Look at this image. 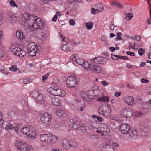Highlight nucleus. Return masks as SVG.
<instances>
[{"mask_svg": "<svg viewBox=\"0 0 151 151\" xmlns=\"http://www.w3.org/2000/svg\"><path fill=\"white\" fill-rule=\"evenodd\" d=\"M70 148H75L77 147V143L73 142H70Z\"/></svg>", "mask_w": 151, "mask_h": 151, "instance_id": "40", "label": "nucleus"}, {"mask_svg": "<svg viewBox=\"0 0 151 151\" xmlns=\"http://www.w3.org/2000/svg\"><path fill=\"white\" fill-rule=\"evenodd\" d=\"M77 55L76 54H74L71 56V57L70 58V60H72V61H76V58L77 57Z\"/></svg>", "mask_w": 151, "mask_h": 151, "instance_id": "51", "label": "nucleus"}, {"mask_svg": "<svg viewBox=\"0 0 151 151\" xmlns=\"http://www.w3.org/2000/svg\"><path fill=\"white\" fill-rule=\"evenodd\" d=\"M10 5L11 7L18 8V6L15 2L13 0H11L9 1Z\"/></svg>", "mask_w": 151, "mask_h": 151, "instance_id": "38", "label": "nucleus"}, {"mask_svg": "<svg viewBox=\"0 0 151 151\" xmlns=\"http://www.w3.org/2000/svg\"><path fill=\"white\" fill-rule=\"evenodd\" d=\"M51 102L54 105L59 106L61 103V101L58 98L53 97L51 99Z\"/></svg>", "mask_w": 151, "mask_h": 151, "instance_id": "20", "label": "nucleus"}, {"mask_svg": "<svg viewBox=\"0 0 151 151\" xmlns=\"http://www.w3.org/2000/svg\"><path fill=\"white\" fill-rule=\"evenodd\" d=\"M49 74L48 73L46 74L45 75L42 77V81H45L46 79H47V78L48 77Z\"/></svg>", "mask_w": 151, "mask_h": 151, "instance_id": "58", "label": "nucleus"}, {"mask_svg": "<svg viewBox=\"0 0 151 151\" xmlns=\"http://www.w3.org/2000/svg\"><path fill=\"white\" fill-rule=\"evenodd\" d=\"M50 134H40V140L42 142L49 144Z\"/></svg>", "mask_w": 151, "mask_h": 151, "instance_id": "13", "label": "nucleus"}, {"mask_svg": "<svg viewBox=\"0 0 151 151\" xmlns=\"http://www.w3.org/2000/svg\"><path fill=\"white\" fill-rule=\"evenodd\" d=\"M37 49V47L35 44L31 42L27 46V53L31 56H34L36 55Z\"/></svg>", "mask_w": 151, "mask_h": 151, "instance_id": "7", "label": "nucleus"}, {"mask_svg": "<svg viewBox=\"0 0 151 151\" xmlns=\"http://www.w3.org/2000/svg\"><path fill=\"white\" fill-rule=\"evenodd\" d=\"M97 58H98L97 57H96L95 58L92 59L91 60V63H94V64H98L99 63L97 60ZM93 64H94L93 63Z\"/></svg>", "mask_w": 151, "mask_h": 151, "instance_id": "46", "label": "nucleus"}, {"mask_svg": "<svg viewBox=\"0 0 151 151\" xmlns=\"http://www.w3.org/2000/svg\"><path fill=\"white\" fill-rule=\"evenodd\" d=\"M7 17L9 18L13 19L14 17L16 18V17L13 14V13L12 12H9L7 14Z\"/></svg>", "mask_w": 151, "mask_h": 151, "instance_id": "49", "label": "nucleus"}, {"mask_svg": "<svg viewBox=\"0 0 151 151\" xmlns=\"http://www.w3.org/2000/svg\"><path fill=\"white\" fill-rule=\"evenodd\" d=\"M8 115L12 119H17L16 114L14 111H12L9 112Z\"/></svg>", "mask_w": 151, "mask_h": 151, "instance_id": "28", "label": "nucleus"}, {"mask_svg": "<svg viewBox=\"0 0 151 151\" xmlns=\"http://www.w3.org/2000/svg\"><path fill=\"white\" fill-rule=\"evenodd\" d=\"M124 101L129 106L133 105L134 103V99L131 96H128L124 97Z\"/></svg>", "mask_w": 151, "mask_h": 151, "instance_id": "17", "label": "nucleus"}, {"mask_svg": "<svg viewBox=\"0 0 151 151\" xmlns=\"http://www.w3.org/2000/svg\"><path fill=\"white\" fill-rule=\"evenodd\" d=\"M49 144H53L56 142L58 139V137L55 135L50 134Z\"/></svg>", "mask_w": 151, "mask_h": 151, "instance_id": "18", "label": "nucleus"}, {"mask_svg": "<svg viewBox=\"0 0 151 151\" xmlns=\"http://www.w3.org/2000/svg\"><path fill=\"white\" fill-rule=\"evenodd\" d=\"M47 37L46 33L45 32L41 33L38 37V44L39 45H42L45 43V39Z\"/></svg>", "mask_w": 151, "mask_h": 151, "instance_id": "14", "label": "nucleus"}, {"mask_svg": "<svg viewBox=\"0 0 151 151\" xmlns=\"http://www.w3.org/2000/svg\"><path fill=\"white\" fill-rule=\"evenodd\" d=\"M38 93V92L37 91H32L31 94L30 96L35 99H36L37 96V94Z\"/></svg>", "mask_w": 151, "mask_h": 151, "instance_id": "37", "label": "nucleus"}, {"mask_svg": "<svg viewBox=\"0 0 151 151\" xmlns=\"http://www.w3.org/2000/svg\"><path fill=\"white\" fill-rule=\"evenodd\" d=\"M31 128L29 127L23 128L21 129L22 133L27 136H29V134Z\"/></svg>", "mask_w": 151, "mask_h": 151, "instance_id": "23", "label": "nucleus"}, {"mask_svg": "<svg viewBox=\"0 0 151 151\" xmlns=\"http://www.w3.org/2000/svg\"><path fill=\"white\" fill-rule=\"evenodd\" d=\"M66 82L67 86L69 88H72L76 86L77 79L74 75H72L67 78Z\"/></svg>", "mask_w": 151, "mask_h": 151, "instance_id": "6", "label": "nucleus"}, {"mask_svg": "<svg viewBox=\"0 0 151 151\" xmlns=\"http://www.w3.org/2000/svg\"><path fill=\"white\" fill-rule=\"evenodd\" d=\"M17 38L19 39L21 41L24 40L25 35H23V32L21 31H17L16 33Z\"/></svg>", "mask_w": 151, "mask_h": 151, "instance_id": "19", "label": "nucleus"}, {"mask_svg": "<svg viewBox=\"0 0 151 151\" xmlns=\"http://www.w3.org/2000/svg\"><path fill=\"white\" fill-rule=\"evenodd\" d=\"M121 33L119 32H117L116 34L117 39H118L119 40H121L122 39V37H121Z\"/></svg>", "mask_w": 151, "mask_h": 151, "instance_id": "54", "label": "nucleus"}, {"mask_svg": "<svg viewBox=\"0 0 151 151\" xmlns=\"http://www.w3.org/2000/svg\"><path fill=\"white\" fill-rule=\"evenodd\" d=\"M70 142L66 139H64L62 142V146L65 149H70Z\"/></svg>", "mask_w": 151, "mask_h": 151, "instance_id": "24", "label": "nucleus"}, {"mask_svg": "<svg viewBox=\"0 0 151 151\" xmlns=\"http://www.w3.org/2000/svg\"><path fill=\"white\" fill-rule=\"evenodd\" d=\"M57 16L56 15H55L52 19V21L54 22H56L57 19Z\"/></svg>", "mask_w": 151, "mask_h": 151, "instance_id": "62", "label": "nucleus"}, {"mask_svg": "<svg viewBox=\"0 0 151 151\" xmlns=\"http://www.w3.org/2000/svg\"><path fill=\"white\" fill-rule=\"evenodd\" d=\"M37 16H35L36 17L35 19L34 20L32 19L31 23H30V21L31 20L30 17L34 18V15L30 16V14L27 12H24L22 15L21 19H22V23L24 25H27L29 27H31V29L32 31H34L38 29V22L37 21L38 18H37Z\"/></svg>", "mask_w": 151, "mask_h": 151, "instance_id": "1", "label": "nucleus"}, {"mask_svg": "<svg viewBox=\"0 0 151 151\" xmlns=\"http://www.w3.org/2000/svg\"><path fill=\"white\" fill-rule=\"evenodd\" d=\"M58 35L59 37L62 38V40L65 42H67L68 41V40L67 37H63V34L60 32H59L58 33Z\"/></svg>", "mask_w": 151, "mask_h": 151, "instance_id": "35", "label": "nucleus"}, {"mask_svg": "<svg viewBox=\"0 0 151 151\" xmlns=\"http://www.w3.org/2000/svg\"><path fill=\"white\" fill-rule=\"evenodd\" d=\"M81 122L75 121L73 119H70V120L69 125L72 126L73 129H78L79 127L81 125Z\"/></svg>", "mask_w": 151, "mask_h": 151, "instance_id": "11", "label": "nucleus"}, {"mask_svg": "<svg viewBox=\"0 0 151 151\" xmlns=\"http://www.w3.org/2000/svg\"><path fill=\"white\" fill-rule=\"evenodd\" d=\"M84 59L82 58H79L76 60V62L78 65H82L84 62Z\"/></svg>", "mask_w": 151, "mask_h": 151, "instance_id": "36", "label": "nucleus"}, {"mask_svg": "<svg viewBox=\"0 0 151 151\" xmlns=\"http://www.w3.org/2000/svg\"><path fill=\"white\" fill-rule=\"evenodd\" d=\"M93 24L91 22H89L88 23H86V26L87 28L88 29H91L92 28Z\"/></svg>", "mask_w": 151, "mask_h": 151, "instance_id": "41", "label": "nucleus"}, {"mask_svg": "<svg viewBox=\"0 0 151 151\" xmlns=\"http://www.w3.org/2000/svg\"><path fill=\"white\" fill-rule=\"evenodd\" d=\"M94 90H90L86 91H81L80 95L84 100L89 101L93 99V96L94 95Z\"/></svg>", "mask_w": 151, "mask_h": 151, "instance_id": "5", "label": "nucleus"}, {"mask_svg": "<svg viewBox=\"0 0 151 151\" xmlns=\"http://www.w3.org/2000/svg\"><path fill=\"white\" fill-rule=\"evenodd\" d=\"M12 53L21 58L23 57L26 54V52L23 50L19 47L12 49Z\"/></svg>", "mask_w": 151, "mask_h": 151, "instance_id": "10", "label": "nucleus"}, {"mask_svg": "<svg viewBox=\"0 0 151 151\" xmlns=\"http://www.w3.org/2000/svg\"><path fill=\"white\" fill-rule=\"evenodd\" d=\"M19 69L16 67V66L13 65L12 66V67L10 68L9 70L10 71H15Z\"/></svg>", "mask_w": 151, "mask_h": 151, "instance_id": "48", "label": "nucleus"}, {"mask_svg": "<svg viewBox=\"0 0 151 151\" xmlns=\"http://www.w3.org/2000/svg\"><path fill=\"white\" fill-rule=\"evenodd\" d=\"M47 91L51 94L55 96L63 97L65 95V91L57 86L49 88L47 89Z\"/></svg>", "mask_w": 151, "mask_h": 151, "instance_id": "3", "label": "nucleus"}, {"mask_svg": "<svg viewBox=\"0 0 151 151\" xmlns=\"http://www.w3.org/2000/svg\"><path fill=\"white\" fill-rule=\"evenodd\" d=\"M145 52V50L143 48H139L138 50V53L139 55L141 56Z\"/></svg>", "mask_w": 151, "mask_h": 151, "instance_id": "44", "label": "nucleus"}, {"mask_svg": "<svg viewBox=\"0 0 151 151\" xmlns=\"http://www.w3.org/2000/svg\"><path fill=\"white\" fill-rule=\"evenodd\" d=\"M91 65V64L90 65L88 62L85 61L84 60V62L81 66L86 69H89V70H90V66Z\"/></svg>", "mask_w": 151, "mask_h": 151, "instance_id": "29", "label": "nucleus"}, {"mask_svg": "<svg viewBox=\"0 0 151 151\" xmlns=\"http://www.w3.org/2000/svg\"><path fill=\"white\" fill-rule=\"evenodd\" d=\"M22 124H18L16 127H14V128L15 131H18L19 128L21 127Z\"/></svg>", "mask_w": 151, "mask_h": 151, "instance_id": "52", "label": "nucleus"}, {"mask_svg": "<svg viewBox=\"0 0 151 151\" xmlns=\"http://www.w3.org/2000/svg\"><path fill=\"white\" fill-rule=\"evenodd\" d=\"M116 7L119 8H122L123 7V5L119 2H113L110 4Z\"/></svg>", "mask_w": 151, "mask_h": 151, "instance_id": "30", "label": "nucleus"}, {"mask_svg": "<svg viewBox=\"0 0 151 151\" xmlns=\"http://www.w3.org/2000/svg\"><path fill=\"white\" fill-rule=\"evenodd\" d=\"M46 103V99L45 96L42 93L38 94V106L45 105Z\"/></svg>", "mask_w": 151, "mask_h": 151, "instance_id": "12", "label": "nucleus"}, {"mask_svg": "<svg viewBox=\"0 0 151 151\" xmlns=\"http://www.w3.org/2000/svg\"><path fill=\"white\" fill-rule=\"evenodd\" d=\"M126 54L127 55H129L131 56H134L135 55L134 52L129 51H127L126 52Z\"/></svg>", "mask_w": 151, "mask_h": 151, "instance_id": "56", "label": "nucleus"}, {"mask_svg": "<svg viewBox=\"0 0 151 151\" xmlns=\"http://www.w3.org/2000/svg\"><path fill=\"white\" fill-rule=\"evenodd\" d=\"M126 17H125V19H127V18H128L129 20L131 19L133 17V15L132 13H127L125 14Z\"/></svg>", "mask_w": 151, "mask_h": 151, "instance_id": "39", "label": "nucleus"}, {"mask_svg": "<svg viewBox=\"0 0 151 151\" xmlns=\"http://www.w3.org/2000/svg\"><path fill=\"white\" fill-rule=\"evenodd\" d=\"M111 112L110 106L108 105L104 107L100 106L98 110V112L99 114L103 117H106L109 116Z\"/></svg>", "mask_w": 151, "mask_h": 151, "instance_id": "4", "label": "nucleus"}, {"mask_svg": "<svg viewBox=\"0 0 151 151\" xmlns=\"http://www.w3.org/2000/svg\"><path fill=\"white\" fill-rule=\"evenodd\" d=\"M32 80L30 78H28L24 79V80L23 83L25 84H27L31 82Z\"/></svg>", "mask_w": 151, "mask_h": 151, "instance_id": "50", "label": "nucleus"}, {"mask_svg": "<svg viewBox=\"0 0 151 151\" xmlns=\"http://www.w3.org/2000/svg\"><path fill=\"white\" fill-rule=\"evenodd\" d=\"M81 126L80 127H79L78 130L79 131H80L82 133H84L86 132V130L85 126L83 125L82 122L81 123Z\"/></svg>", "mask_w": 151, "mask_h": 151, "instance_id": "33", "label": "nucleus"}, {"mask_svg": "<svg viewBox=\"0 0 151 151\" xmlns=\"http://www.w3.org/2000/svg\"><path fill=\"white\" fill-rule=\"evenodd\" d=\"M56 114L60 118L63 117L64 114V112L61 109L57 110L56 112Z\"/></svg>", "mask_w": 151, "mask_h": 151, "instance_id": "32", "label": "nucleus"}, {"mask_svg": "<svg viewBox=\"0 0 151 151\" xmlns=\"http://www.w3.org/2000/svg\"><path fill=\"white\" fill-rule=\"evenodd\" d=\"M110 29L111 30H114L115 27L112 24H110Z\"/></svg>", "mask_w": 151, "mask_h": 151, "instance_id": "64", "label": "nucleus"}, {"mask_svg": "<svg viewBox=\"0 0 151 151\" xmlns=\"http://www.w3.org/2000/svg\"><path fill=\"white\" fill-rule=\"evenodd\" d=\"M92 117L93 118L96 119L99 122H101L103 120V118L102 117L98 116L95 115H92Z\"/></svg>", "mask_w": 151, "mask_h": 151, "instance_id": "47", "label": "nucleus"}, {"mask_svg": "<svg viewBox=\"0 0 151 151\" xmlns=\"http://www.w3.org/2000/svg\"><path fill=\"white\" fill-rule=\"evenodd\" d=\"M91 140L93 142L98 141L99 139V137L97 135H91L90 137Z\"/></svg>", "mask_w": 151, "mask_h": 151, "instance_id": "34", "label": "nucleus"}, {"mask_svg": "<svg viewBox=\"0 0 151 151\" xmlns=\"http://www.w3.org/2000/svg\"><path fill=\"white\" fill-rule=\"evenodd\" d=\"M91 13L93 14H98L99 12V10L96 9L94 8H92L91 9Z\"/></svg>", "mask_w": 151, "mask_h": 151, "instance_id": "43", "label": "nucleus"}, {"mask_svg": "<svg viewBox=\"0 0 151 151\" xmlns=\"http://www.w3.org/2000/svg\"><path fill=\"white\" fill-rule=\"evenodd\" d=\"M45 27V23L43 20L38 17V29H44Z\"/></svg>", "mask_w": 151, "mask_h": 151, "instance_id": "21", "label": "nucleus"}, {"mask_svg": "<svg viewBox=\"0 0 151 151\" xmlns=\"http://www.w3.org/2000/svg\"><path fill=\"white\" fill-rule=\"evenodd\" d=\"M132 39L137 41H139L140 40L141 37L139 36L136 35Z\"/></svg>", "mask_w": 151, "mask_h": 151, "instance_id": "55", "label": "nucleus"}, {"mask_svg": "<svg viewBox=\"0 0 151 151\" xmlns=\"http://www.w3.org/2000/svg\"><path fill=\"white\" fill-rule=\"evenodd\" d=\"M131 129L129 124L126 123L123 124L119 126V130L122 134L126 135L129 134Z\"/></svg>", "mask_w": 151, "mask_h": 151, "instance_id": "9", "label": "nucleus"}, {"mask_svg": "<svg viewBox=\"0 0 151 151\" xmlns=\"http://www.w3.org/2000/svg\"><path fill=\"white\" fill-rule=\"evenodd\" d=\"M69 23L70 25L73 26L75 24V21L73 19H70L69 20Z\"/></svg>", "mask_w": 151, "mask_h": 151, "instance_id": "57", "label": "nucleus"}, {"mask_svg": "<svg viewBox=\"0 0 151 151\" xmlns=\"http://www.w3.org/2000/svg\"><path fill=\"white\" fill-rule=\"evenodd\" d=\"M121 94V93L120 92H116L114 94V96H116L118 97L120 96Z\"/></svg>", "mask_w": 151, "mask_h": 151, "instance_id": "63", "label": "nucleus"}, {"mask_svg": "<svg viewBox=\"0 0 151 151\" xmlns=\"http://www.w3.org/2000/svg\"><path fill=\"white\" fill-rule=\"evenodd\" d=\"M141 129H142V132L144 133H147L148 131V128L146 127H145L144 126H141Z\"/></svg>", "mask_w": 151, "mask_h": 151, "instance_id": "45", "label": "nucleus"}, {"mask_svg": "<svg viewBox=\"0 0 151 151\" xmlns=\"http://www.w3.org/2000/svg\"><path fill=\"white\" fill-rule=\"evenodd\" d=\"M91 70L96 72L97 73H100L102 72V68L101 67L97 65L92 64L90 66Z\"/></svg>", "mask_w": 151, "mask_h": 151, "instance_id": "16", "label": "nucleus"}, {"mask_svg": "<svg viewBox=\"0 0 151 151\" xmlns=\"http://www.w3.org/2000/svg\"><path fill=\"white\" fill-rule=\"evenodd\" d=\"M37 132L36 130H32L31 129L30 130V132L29 136L30 138H37Z\"/></svg>", "mask_w": 151, "mask_h": 151, "instance_id": "25", "label": "nucleus"}, {"mask_svg": "<svg viewBox=\"0 0 151 151\" xmlns=\"http://www.w3.org/2000/svg\"><path fill=\"white\" fill-rule=\"evenodd\" d=\"M119 58L122 59H125L127 60H129V58L127 56H119Z\"/></svg>", "mask_w": 151, "mask_h": 151, "instance_id": "61", "label": "nucleus"}, {"mask_svg": "<svg viewBox=\"0 0 151 151\" xmlns=\"http://www.w3.org/2000/svg\"><path fill=\"white\" fill-rule=\"evenodd\" d=\"M141 81L142 83H148L149 81V80L144 78L142 79L141 80Z\"/></svg>", "mask_w": 151, "mask_h": 151, "instance_id": "60", "label": "nucleus"}, {"mask_svg": "<svg viewBox=\"0 0 151 151\" xmlns=\"http://www.w3.org/2000/svg\"><path fill=\"white\" fill-rule=\"evenodd\" d=\"M14 127L10 123L7 124L6 126L5 127V129L8 130L12 129Z\"/></svg>", "mask_w": 151, "mask_h": 151, "instance_id": "42", "label": "nucleus"}, {"mask_svg": "<svg viewBox=\"0 0 151 151\" xmlns=\"http://www.w3.org/2000/svg\"><path fill=\"white\" fill-rule=\"evenodd\" d=\"M98 101L100 102H108L109 100V98L106 96H104L103 97H99L97 99Z\"/></svg>", "mask_w": 151, "mask_h": 151, "instance_id": "27", "label": "nucleus"}, {"mask_svg": "<svg viewBox=\"0 0 151 151\" xmlns=\"http://www.w3.org/2000/svg\"><path fill=\"white\" fill-rule=\"evenodd\" d=\"M20 151H30V148L28 145L24 143L22 145Z\"/></svg>", "mask_w": 151, "mask_h": 151, "instance_id": "26", "label": "nucleus"}, {"mask_svg": "<svg viewBox=\"0 0 151 151\" xmlns=\"http://www.w3.org/2000/svg\"><path fill=\"white\" fill-rule=\"evenodd\" d=\"M122 117L126 118H131L133 116L132 109L126 107L123 109L120 112Z\"/></svg>", "mask_w": 151, "mask_h": 151, "instance_id": "8", "label": "nucleus"}, {"mask_svg": "<svg viewBox=\"0 0 151 151\" xmlns=\"http://www.w3.org/2000/svg\"><path fill=\"white\" fill-rule=\"evenodd\" d=\"M24 143L23 142L21 141L17 140L15 142L14 145L17 149L20 150L22 148V145H23Z\"/></svg>", "mask_w": 151, "mask_h": 151, "instance_id": "22", "label": "nucleus"}, {"mask_svg": "<svg viewBox=\"0 0 151 151\" xmlns=\"http://www.w3.org/2000/svg\"><path fill=\"white\" fill-rule=\"evenodd\" d=\"M39 116L42 124L45 126L48 127L50 126L52 121V117L51 114L47 113H40L38 112Z\"/></svg>", "mask_w": 151, "mask_h": 151, "instance_id": "2", "label": "nucleus"}, {"mask_svg": "<svg viewBox=\"0 0 151 151\" xmlns=\"http://www.w3.org/2000/svg\"><path fill=\"white\" fill-rule=\"evenodd\" d=\"M129 137L131 139H134L137 137L138 133L137 130L135 129H130L129 132Z\"/></svg>", "mask_w": 151, "mask_h": 151, "instance_id": "15", "label": "nucleus"}, {"mask_svg": "<svg viewBox=\"0 0 151 151\" xmlns=\"http://www.w3.org/2000/svg\"><path fill=\"white\" fill-rule=\"evenodd\" d=\"M142 112H137L135 116L137 117H140L142 116Z\"/></svg>", "mask_w": 151, "mask_h": 151, "instance_id": "59", "label": "nucleus"}, {"mask_svg": "<svg viewBox=\"0 0 151 151\" xmlns=\"http://www.w3.org/2000/svg\"><path fill=\"white\" fill-rule=\"evenodd\" d=\"M119 55H111V58L113 60H117L118 58H119Z\"/></svg>", "mask_w": 151, "mask_h": 151, "instance_id": "53", "label": "nucleus"}, {"mask_svg": "<svg viewBox=\"0 0 151 151\" xmlns=\"http://www.w3.org/2000/svg\"><path fill=\"white\" fill-rule=\"evenodd\" d=\"M62 50L64 51H70V45L67 44L63 45Z\"/></svg>", "mask_w": 151, "mask_h": 151, "instance_id": "31", "label": "nucleus"}]
</instances>
